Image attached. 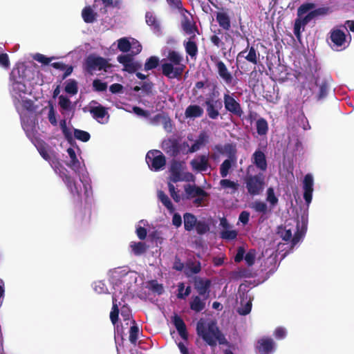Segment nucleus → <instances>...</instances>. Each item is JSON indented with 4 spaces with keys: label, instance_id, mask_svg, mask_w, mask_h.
Returning a JSON list of instances; mask_svg holds the SVG:
<instances>
[{
    "label": "nucleus",
    "instance_id": "1",
    "mask_svg": "<svg viewBox=\"0 0 354 354\" xmlns=\"http://www.w3.org/2000/svg\"><path fill=\"white\" fill-rule=\"evenodd\" d=\"M196 332L197 335L210 346H216L217 342L221 345L228 344L214 321L211 320L206 324L203 319L199 320L196 325Z\"/></svg>",
    "mask_w": 354,
    "mask_h": 354
},
{
    "label": "nucleus",
    "instance_id": "2",
    "mask_svg": "<svg viewBox=\"0 0 354 354\" xmlns=\"http://www.w3.org/2000/svg\"><path fill=\"white\" fill-rule=\"evenodd\" d=\"M54 171L62 178L73 198L82 204V187L70 175L69 171L60 162L57 155L49 162Z\"/></svg>",
    "mask_w": 354,
    "mask_h": 354
},
{
    "label": "nucleus",
    "instance_id": "3",
    "mask_svg": "<svg viewBox=\"0 0 354 354\" xmlns=\"http://www.w3.org/2000/svg\"><path fill=\"white\" fill-rule=\"evenodd\" d=\"M167 58L169 62L162 64V73L165 77L172 78H179L182 76L186 66L182 63L183 57L175 50H170Z\"/></svg>",
    "mask_w": 354,
    "mask_h": 354
},
{
    "label": "nucleus",
    "instance_id": "4",
    "mask_svg": "<svg viewBox=\"0 0 354 354\" xmlns=\"http://www.w3.org/2000/svg\"><path fill=\"white\" fill-rule=\"evenodd\" d=\"M252 165H249L246 169V175L243 178L245 187L250 196L259 195L265 187V176L259 172L255 175L250 174Z\"/></svg>",
    "mask_w": 354,
    "mask_h": 354
},
{
    "label": "nucleus",
    "instance_id": "5",
    "mask_svg": "<svg viewBox=\"0 0 354 354\" xmlns=\"http://www.w3.org/2000/svg\"><path fill=\"white\" fill-rule=\"evenodd\" d=\"M110 67L111 65L105 58L95 55H88L85 60V69L90 74H93L95 70L106 72Z\"/></svg>",
    "mask_w": 354,
    "mask_h": 354
},
{
    "label": "nucleus",
    "instance_id": "6",
    "mask_svg": "<svg viewBox=\"0 0 354 354\" xmlns=\"http://www.w3.org/2000/svg\"><path fill=\"white\" fill-rule=\"evenodd\" d=\"M146 162L151 170L159 171L166 165V158L159 150H151L146 155Z\"/></svg>",
    "mask_w": 354,
    "mask_h": 354
},
{
    "label": "nucleus",
    "instance_id": "7",
    "mask_svg": "<svg viewBox=\"0 0 354 354\" xmlns=\"http://www.w3.org/2000/svg\"><path fill=\"white\" fill-rule=\"evenodd\" d=\"M223 103L225 110L231 114L239 118L243 115L241 104L234 97L233 94L230 95L228 91L223 95Z\"/></svg>",
    "mask_w": 354,
    "mask_h": 354
},
{
    "label": "nucleus",
    "instance_id": "8",
    "mask_svg": "<svg viewBox=\"0 0 354 354\" xmlns=\"http://www.w3.org/2000/svg\"><path fill=\"white\" fill-rule=\"evenodd\" d=\"M330 40L331 41V48L335 50H342L345 49L346 45V35L345 32L340 29H333L330 32Z\"/></svg>",
    "mask_w": 354,
    "mask_h": 354
},
{
    "label": "nucleus",
    "instance_id": "9",
    "mask_svg": "<svg viewBox=\"0 0 354 354\" xmlns=\"http://www.w3.org/2000/svg\"><path fill=\"white\" fill-rule=\"evenodd\" d=\"M210 59L215 64L219 77L224 81L226 84H232L233 82V76L228 71L225 63L220 60L218 57L214 55L210 56Z\"/></svg>",
    "mask_w": 354,
    "mask_h": 354
},
{
    "label": "nucleus",
    "instance_id": "10",
    "mask_svg": "<svg viewBox=\"0 0 354 354\" xmlns=\"http://www.w3.org/2000/svg\"><path fill=\"white\" fill-rule=\"evenodd\" d=\"M277 234L283 241H290L292 247L297 244L301 237V232L299 230V225L297 226V231L295 232L293 236L291 229H287L286 226L279 227Z\"/></svg>",
    "mask_w": 354,
    "mask_h": 354
},
{
    "label": "nucleus",
    "instance_id": "11",
    "mask_svg": "<svg viewBox=\"0 0 354 354\" xmlns=\"http://www.w3.org/2000/svg\"><path fill=\"white\" fill-rule=\"evenodd\" d=\"M117 60L123 65V70L129 73H136L142 68V64L138 62H134L132 55L129 54L120 55L118 56Z\"/></svg>",
    "mask_w": 354,
    "mask_h": 354
},
{
    "label": "nucleus",
    "instance_id": "12",
    "mask_svg": "<svg viewBox=\"0 0 354 354\" xmlns=\"http://www.w3.org/2000/svg\"><path fill=\"white\" fill-rule=\"evenodd\" d=\"M183 147L187 148L189 147V144L187 142H184L182 144H179L177 140H168L163 143V149L171 157H176L180 151H183Z\"/></svg>",
    "mask_w": 354,
    "mask_h": 354
},
{
    "label": "nucleus",
    "instance_id": "13",
    "mask_svg": "<svg viewBox=\"0 0 354 354\" xmlns=\"http://www.w3.org/2000/svg\"><path fill=\"white\" fill-rule=\"evenodd\" d=\"M205 104L209 118L216 120L220 115L219 110L223 107L221 101L220 100H214L211 97H207L205 101Z\"/></svg>",
    "mask_w": 354,
    "mask_h": 354
},
{
    "label": "nucleus",
    "instance_id": "14",
    "mask_svg": "<svg viewBox=\"0 0 354 354\" xmlns=\"http://www.w3.org/2000/svg\"><path fill=\"white\" fill-rule=\"evenodd\" d=\"M21 69L22 73H24L26 71V68L24 67H21ZM16 70L19 74V78H24V75L20 74V68H17L16 69H13L12 71L10 74V81L12 82V88L13 91L15 92L16 94L20 95L21 93H26V86L24 83L21 82L15 76Z\"/></svg>",
    "mask_w": 354,
    "mask_h": 354
},
{
    "label": "nucleus",
    "instance_id": "15",
    "mask_svg": "<svg viewBox=\"0 0 354 354\" xmlns=\"http://www.w3.org/2000/svg\"><path fill=\"white\" fill-rule=\"evenodd\" d=\"M214 149L219 154L227 156V159L237 160V148L235 143H226L224 145H216Z\"/></svg>",
    "mask_w": 354,
    "mask_h": 354
},
{
    "label": "nucleus",
    "instance_id": "16",
    "mask_svg": "<svg viewBox=\"0 0 354 354\" xmlns=\"http://www.w3.org/2000/svg\"><path fill=\"white\" fill-rule=\"evenodd\" d=\"M211 281L208 279L198 278L195 281L194 288L198 295L207 299L209 297Z\"/></svg>",
    "mask_w": 354,
    "mask_h": 354
},
{
    "label": "nucleus",
    "instance_id": "17",
    "mask_svg": "<svg viewBox=\"0 0 354 354\" xmlns=\"http://www.w3.org/2000/svg\"><path fill=\"white\" fill-rule=\"evenodd\" d=\"M251 160L252 164L261 171L264 172L267 170L268 162L266 156L261 149H258L253 153Z\"/></svg>",
    "mask_w": 354,
    "mask_h": 354
},
{
    "label": "nucleus",
    "instance_id": "18",
    "mask_svg": "<svg viewBox=\"0 0 354 354\" xmlns=\"http://www.w3.org/2000/svg\"><path fill=\"white\" fill-rule=\"evenodd\" d=\"M257 348L261 354H271L274 350V342L270 337H263L258 340Z\"/></svg>",
    "mask_w": 354,
    "mask_h": 354
},
{
    "label": "nucleus",
    "instance_id": "19",
    "mask_svg": "<svg viewBox=\"0 0 354 354\" xmlns=\"http://www.w3.org/2000/svg\"><path fill=\"white\" fill-rule=\"evenodd\" d=\"M190 165L194 171L199 172L205 171L209 166L208 156L206 155H200L191 160Z\"/></svg>",
    "mask_w": 354,
    "mask_h": 354
},
{
    "label": "nucleus",
    "instance_id": "20",
    "mask_svg": "<svg viewBox=\"0 0 354 354\" xmlns=\"http://www.w3.org/2000/svg\"><path fill=\"white\" fill-rule=\"evenodd\" d=\"M304 198L307 205L310 203L313 192V178L310 174L304 176Z\"/></svg>",
    "mask_w": 354,
    "mask_h": 354
},
{
    "label": "nucleus",
    "instance_id": "21",
    "mask_svg": "<svg viewBox=\"0 0 354 354\" xmlns=\"http://www.w3.org/2000/svg\"><path fill=\"white\" fill-rule=\"evenodd\" d=\"M184 189L187 195V198H194L196 196H209L207 192L196 185L187 184L184 186Z\"/></svg>",
    "mask_w": 354,
    "mask_h": 354
},
{
    "label": "nucleus",
    "instance_id": "22",
    "mask_svg": "<svg viewBox=\"0 0 354 354\" xmlns=\"http://www.w3.org/2000/svg\"><path fill=\"white\" fill-rule=\"evenodd\" d=\"M196 36L192 35L188 39L187 41H184L183 46L185 47V52L192 58H195L198 55V46L195 41Z\"/></svg>",
    "mask_w": 354,
    "mask_h": 354
},
{
    "label": "nucleus",
    "instance_id": "23",
    "mask_svg": "<svg viewBox=\"0 0 354 354\" xmlns=\"http://www.w3.org/2000/svg\"><path fill=\"white\" fill-rule=\"evenodd\" d=\"M170 180L173 183H177L183 180L181 175V163L174 160L170 167Z\"/></svg>",
    "mask_w": 354,
    "mask_h": 354
},
{
    "label": "nucleus",
    "instance_id": "24",
    "mask_svg": "<svg viewBox=\"0 0 354 354\" xmlns=\"http://www.w3.org/2000/svg\"><path fill=\"white\" fill-rule=\"evenodd\" d=\"M173 323L179 334V335L185 340L188 338L186 325L183 319L178 315H175L173 318Z\"/></svg>",
    "mask_w": 354,
    "mask_h": 354
},
{
    "label": "nucleus",
    "instance_id": "25",
    "mask_svg": "<svg viewBox=\"0 0 354 354\" xmlns=\"http://www.w3.org/2000/svg\"><path fill=\"white\" fill-rule=\"evenodd\" d=\"M216 19L219 26L224 30L227 31L231 28L230 17L225 12H217Z\"/></svg>",
    "mask_w": 354,
    "mask_h": 354
},
{
    "label": "nucleus",
    "instance_id": "26",
    "mask_svg": "<svg viewBox=\"0 0 354 354\" xmlns=\"http://www.w3.org/2000/svg\"><path fill=\"white\" fill-rule=\"evenodd\" d=\"M204 111L202 107L197 104H191L188 106L185 111V115L187 118H196L203 116Z\"/></svg>",
    "mask_w": 354,
    "mask_h": 354
},
{
    "label": "nucleus",
    "instance_id": "27",
    "mask_svg": "<svg viewBox=\"0 0 354 354\" xmlns=\"http://www.w3.org/2000/svg\"><path fill=\"white\" fill-rule=\"evenodd\" d=\"M206 300L204 297L201 299L200 295L192 296L189 302L190 309L196 313L202 311L205 308Z\"/></svg>",
    "mask_w": 354,
    "mask_h": 354
},
{
    "label": "nucleus",
    "instance_id": "28",
    "mask_svg": "<svg viewBox=\"0 0 354 354\" xmlns=\"http://www.w3.org/2000/svg\"><path fill=\"white\" fill-rule=\"evenodd\" d=\"M247 52V50L245 49L243 50H242L241 52H240L237 57H236V62H239V59L240 57H245V59L248 61L249 62L256 65L258 63V56H257V50L256 49L254 48V46H251L249 49V52L248 53V55L246 56H244L243 55Z\"/></svg>",
    "mask_w": 354,
    "mask_h": 354
},
{
    "label": "nucleus",
    "instance_id": "29",
    "mask_svg": "<svg viewBox=\"0 0 354 354\" xmlns=\"http://www.w3.org/2000/svg\"><path fill=\"white\" fill-rule=\"evenodd\" d=\"M67 153L70 156L71 160L69 162L66 163V165L75 173L79 172L80 169V162L77 158L75 150L73 148L69 147L67 149Z\"/></svg>",
    "mask_w": 354,
    "mask_h": 354
},
{
    "label": "nucleus",
    "instance_id": "30",
    "mask_svg": "<svg viewBox=\"0 0 354 354\" xmlns=\"http://www.w3.org/2000/svg\"><path fill=\"white\" fill-rule=\"evenodd\" d=\"M37 150L41 156L48 162H50L56 156L55 152L50 150L49 147L46 143L41 144L37 147Z\"/></svg>",
    "mask_w": 354,
    "mask_h": 354
},
{
    "label": "nucleus",
    "instance_id": "31",
    "mask_svg": "<svg viewBox=\"0 0 354 354\" xmlns=\"http://www.w3.org/2000/svg\"><path fill=\"white\" fill-rule=\"evenodd\" d=\"M184 227L186 231H192L197 224V218L192 213L186 212L183 214Z\"/></svg>",
    "mask_w": 354,
    "mask_h": 354
},
{
    "label": "nucleus",
    "instance_id": "32",
    "mask_svg": "<svg viewBox=\"0 0 354 354\" xmlns=\"http://www.w3.org/2000/svg\"><path fill=\"white\" fill-rule=\"evenodd\" d=\"M145 21L146 24L154 31L159 32L160 30V22L152 12H147L145 13Z\"/></svg>",
    "mask_w": 354,
    "mask_h": 354
},
{
    "label": "nucleus",
    "instance_id": "33",
    "mask_svg": "<svg viewBox=\"0 0 354 354\" xmlns=\"http://www.w3.org/2000/svg\"><path fill=\"white\" fill-rule=\"evenodd\" d=\"M306 26L300 18L297 17L294 22L293 32L299 43L301 42V33L305 30Z\"/></svg>",
    "mask_w": 354,
    "mask_h": 354
},
{
    "label": "nucleus",
    "instance_id": "34",
    "mask_svg": "<svg viewBox=\"0 0 354 354\" xmlns=\"http://www.w3.org/2000/svg\"><path fill=\"white\" fill-rule=\"evenodd\" d=\"M182 28L183 31L190 36L196 35L195 32H198L197 26L192 23L188 18H185L182 21Z\"/></svg>",
    "mask_w": 354,
    "mask_h": 354
},
{
    "label": "nucleus",
    "instance_id": "35",
    "mask_svg": "<svg viewBox=\"0 0 354 354\" xmlns=\"http://www.w3.org/2000/svg\"><path fill=\"white\" fill-rule=\"evenodd\" d=\"M158 198L170 213H173L175 211V208L171 200L163 191H158Z\"/></svg>",
    "mask_w": 354,
    "mask_h": 354
},
{
    "label": "nucleus",
    "instance_id": "36",
    "mask_svg": "<svg viewBox=\"0 0 354 354\" xmlns=\"http://www.w3.org/2000/svg\"><path fill=\"white\" fill-rule=\"evenodd\" d=\"M82 17L84 22L91 24L96 20L97 13L90 6H86L82 11Z\"/></svg>",
    "mask_w": 354,
    "mask_h": 354
},
{
    "label": "nucleus",
    "instance_id": "37",
    "mask_svg": "<svg viewBox=\"0 0 354 354\" xmlns=\"http://www.w3.org/2000/svg\"><path fill=\"white\" fill-rule=\"evenodd\" d=\"M130 247L136 256H140L145 254L148 248V246L144 242H131Z\"/></svg>",
    "mask_w": 354,
    "mask_h": 354
},
{
    "label": "nucleus",
    "instance_id": "38",
    "mask_svg": "<svg viewBox=\"0 0 354 354\" xmlns=\"http://www.w3.org/2000/svg\"><path fill=\"white\" fill-rule=\"evenodd\" d=\"M237 160L226 159L220 166V174L221 177L225 178L232 166L235 165Z\"/></svg>",
    "mask_w": 354,
    "mask_h": 354
},
{
    "label": "nucleus",
    "instance_id": "39",
    "mask_svg": "<svg viewBox=\"0 0 354 354\" xmlns=\"http://www.w3.org/2000/svg\"><path fill=\"white\" fill-rule=\"evenodd\" d=\"M90 113L93 118L96 120L102 119L108 113L106 108L102 105L91 107Z\"/></svg>",
    "mask_w": 354,
    "mask_h": 354
},
{
    "label": "nucleus",
    "instance_id": "40",
    "mask_svg": "<svg viewBox=\"0 0 354 354\" xmlns=\"http://www.w3.org/2000/svg\"><path fill=\"white\" fill-rule=\"evenodd\" d=\"M257 132L259 136H265L268 131V124L266 119L260 118L256 122Z\"/></svg>",
    "mask_w": 354,
    "mask_h": 354
},
{
    "label": "nucleus",
    "instance_id": "41",
    "mask_svg": "<svg viewBox=\"0 0 354 354\" xmlns=\"http://www.w3.org/2000/svg\"><path fill=\"white\" fill-rule=\"evenodd\" d=\"M316 5L313 2H306L301 4L297 10V17H301L306 14H308L311 10L315 8Z\"/></svg>",
    "mask_w": 354,
    "mask_h": 354
},
{
    "label": "nucleus",
    "instance_id": "42",
    "mask_svg": "<svg viewBox=\"0 0 354 354\" xmlns=\"http://www.w3.org/2000/svg\"><path fill=\"white\" fill-rule=\"evenodd\" d=\"M66 93L71 95H75L78 92L77 82L74 79H69L66 82L64 88Z\"/></svg>",
    "mask_w": 354,
    "mask_h": 354
},
{
    "label": "nucleus",
    "instance_id": "43",
    "mask_svg": "<svg viewBox=\"0 0 354 354\" xmlns=\"http://www.w3.org/2000/svg\"><path fill=\"white\" fill-rule=\"evenodd\" d=\"M219 184L223 189H230L231 194H234L238 190L239 187V185L237 183L229 179H222L220 180Z\"/></svg>",
    "mask_w": 354,
    "mask_h": 354
},
{
    "label": "nucleus",
    "instance_id": "44",
    "mask_svg": "<svg viewBox=\"0 0 354 354\" xmlns=\"http://www.w3.org/2000/svg\"><path fill=\"white\" fill-rule=\"evenodd\" d=\"M113 306L111 311L110 313V319L113 324H115L118 321V315H119V307L117 303V299L113 297Z\"/></svg>",
    "mask_w": 354,
    "mask_h": 354
},
{
    "label": "nucleus",
    "instance_id": "45",
    "mask_svg": "<svg viewBox=\"0 0 354 354\" xmlns=\"http://www.w3.org/2000/svg\"><path fill=\"white\" fill-rule=\"evenodd\" d=\"M329 89V85L326 80L322 81L319 84V91L317 95V100H322L326 97Z\"/></svg>",
    "mask_w": 354,
    "mask_h": 354
},
{
    "label": "nucleus",
    "instance_id": "46",
    "mask_svg": "<svg viewBox=\"0 0 354 354\" xmlns=\"http://www.w3.org/2000/svg\"><path fill=\"white\" fill-rule=\"evenodd\" d=\"M131 44L127 37H122L118 40V48L122 53H127L130 50Z\"/></svg>",
    "mask_w": 354,
    "mask_h": 354
},
{
    "label": "nucleus",
    "instance_id": "47",
    "mask_svg": "<svg viewBox=\"0 0 354 354\" xmlns=\"http://www.w3.org/2000/svg\"><path fill=\"white\" fill-rule=\"evenodd\" d=\"M159 62L160 60L158 57L151 56L146 60V62L145 64V70L150 71L157 68V66L159 65Z\"/></svg>",
    "mask_w": 354,
    "mask_h": 354
},
{
    "label": "nucleus",
    "instance_id": "48",
    "mask_svg": "<svg viewBox=\"0 0 354 354\" xmlns=\"http://www.w3.org/2000/svg\"><path fill=\"white\" fill-rule=\"evenodd\" d=\"M74 136L76 139L84 142H88L91 138L88 132L77 129H74Z\"/></svg>",
    "mask_w": 354,
    "mask_h": 354
},
{
    "label": "nucleus",
    "instance_id": "49",
    "mask_svg": "<svg viewBox=\"0 0 354 354\" xmlns=\"http://www.w3.org/2000/svg\"><path fill=\"white\" fill-rule=\"evenodd\" d=\"M266 201L271 205V206L274 207L277 205L279 202L278 198L275 196L274 190L272 187H268L267 189V196Z\"/></svg>",
    "mask_w": 354,
    "mask_h": 354
},
{
    "label": "nucleus",
    "instance_id": "50",
    "mask_svg": "<svg viewBox=\"0 0 354 354\" xmlns=\"http://www.w3.org/2000/svg\"><path fill=\"white\" fill-rule=\"evenodd\" d=\"M257 252L254 249H250L245 255V261L248 266H252L256 260Z\"/></svg>",
    "mask_w": 354,
    "mask_h": 354
},
{
    "label": "nucleus",
    "instance_id": "51",
    "mask_svg": "<svg viewBox=\"0 0 354 354\" xmlns=\"http://www.w3.org/2000/svg\"><path fill=\"white\" fill-rule=\"evenodd\" d=\"M195 228L197 234L199 235H203L209 230L208 224L203 221H198Z\"/></svg>",
    "mask_w": 354,
    "mask_h": 354
},
{
    "label": "nucleus",
    "instance_id": "52",
    "mask_svg": "<svg viewBox=\"0 0 354 354\" xmlns=\"http://www.w3.org/2000/svg\"><path fill=\"white\" fill-rule=\"evenodd\" d=\"M187 267L192 274H198L201 270V264L198 261H189Z\"/></svg>",
    "mask_w": 354,
    "mask_h": 354
},
{
    "label": "nucleus",
    "instance_id": "53",
    "mask_svg": "<svg viewBox=\"0 0 354 354\" xmlns=\"http://www.w3.org/2000/svg\"><path fill=\"white\" fill-rule=\"evenodd\" d=\"M149 288L153 292L158 295H162L164 292V287L162 284L158 283L156 280H151L149 281Z\"/></svg>",
    "mask_w": 354,
    "mask_h": 354
},
{
    "label": "nucleus",
    "instance_id": "54",
    "mask_svg": "<svg viewBox=\"0 0 354 354\" xmlns=\"http://www.w3.org/2000/svg\"><path fill=\"white\" fill-rule=\"evenodd\" d=\"M59 105L65 111H68L71 109V100L66 96L63 95L59 97Z\"/></svg>",
    "mask_w": 354,
    "mask_h": 354
},
{
    "label": "nucleus",
    "instance_id": "55",
    "mask_svg": "<svg viewBox=\"0 0 354 354\" xmlns=\"http://www.w3.org/2000/svg\"><path fill=\"white\" fill-rule=\"evenodd\" d=\"M252 309V300L250 299L244 305L241 303V307L237 310L241 315H248Z\"/></svg>",
    "mask_w": 354,
    "mask_h": 354
},
{
    "label": "nucleus",
    "instance_id": "56",
    "mask_svg": "<svg viewBox=\"0 0 354 354\" xmlns=\"http://www.w3.org/2000/svg\"><path fill=\"white\" fill-rule=\"evenodd\" d=\"M93 87L95 91L103 92L107 88V83L103 82L100 80L96 79L93 82Z\"/></svg>",
    "mask_w": 354,
    "mask_h": 354
},
{
    "label": "nucleus",
    "instance_id": "57",
    "mask_svg": "<svg viewBox=\"0 0 354 354\" xmlns=\"http://www.w3.org/2000/svg\"><path fill=\"white\" fill-rule=\"evenodd\" d=\"M139 328L136 325L132 326L129 330V341L136 344L138 338Z\"/></svg>",
    "mask_w": 354,
    "mask_h": 354
},
{
    "label": "nucleus",
    "instance_id": "58",
    "mask_svg": "<svg viewBox=\"0 0 354 354\" xmlns=\"http://www.w3.org/2000/svg\"><path fill=\"white\" fill-rule=\"evenodd\" d=\"M168 189H169L170 196L174 199V201L176 203L180 202L181 198H180V194H178V191L176 190V187H174V185L172 183H168Z\"/></svg>",
    "mask_w": 354,
    "mask_h": 354
},
{
    "label": "nucleus",
    "instance_id": "59",
    "mask_svg": "<svg viewBox=\"0 0 354 354\" xmlns=\"http://www.w3.org/2000/svg\"><path fill=\"white\" fill-rule=\"evenodd\" d=\"M237 236V232L236 230H224L221 233V237L226 240H234Z\"/></svg>",
    "mask_w": 354,
    "mask_h": 354
},
{
    "label": "nucleus",
    "instance_id": "60",
    "mask_svg": "<svg viewBox=\"0 0 354 354\" xmlns=\"http://www.w3.org/2000/svg\"><path fill=\"white\" fill-rule=\"evenodd\" d=\"M33 59L39 63L48 65L54 59V57H47L44 55L37 53L33 56Z\"/></svg>",
    "mask_w": 354,
    "mask_h": 354
},
{
    "label": "nucleus",
    "instance_id": "61",
    "mask_svg": "<svg viewBox=\"0 0 354 354\" xmlns=\"http://www.w3.org/2000/svg\"><path fill=\"white\" fill-rule=\"evenodd\" d=\"M253 207L254 210L257 212L266 214L268 212L267 205L262 201H256L254 203Z\"/></svg>",
    "mask_w": 354,
    "mask_h": 354
},
{
    "label": "nucleus",
    "instance_id": "62",
    "mask_svg": "<svg viewBox=\"0 0 354 354\" xmlns=\"http://www.w3.org/2000/svg\"><path fill=\"white\" fill-rule=\"evenodd\" d=\"M169 119L161 113H158L150 119V122L153 125H158L160 122H165L167 123V120Z\"/></svg>",
    "mask_w": 354,
    "mask_h": 354
},
{
    "label": "nucleus",
    "instance_id": "63",
    "mask_svg": "<svg viewBox=\"0 0 354 354\" xmlns=\"http://www.w3.org/2000/svg\"><path fill=\"white\" fill-rule=\"evenodd\" d=\"M169 6L174 9H176L179 11L184 10L183 3L181 0H166Z\"/></svg>",
    "mask_w": 354,
    "mask_h": 354
},
{
    "label": "nucleus",
    "instance_id": "64",
    "mask_svg": "<svg viewBox=\"0 0 354 354\" xmlns=\"http://www.w3.org/2000/svg\"><path fill=\"white\" fill-rule=\"evenodd\" d=\"M21 105L24 109H26L28 111H30V112L34 111L35 109V106H34V102H32V100H31L30 99H26V100H22Z\"/></svg>",
    "mask_w": 354,
    "mask_h": 354
}]
</instances>
